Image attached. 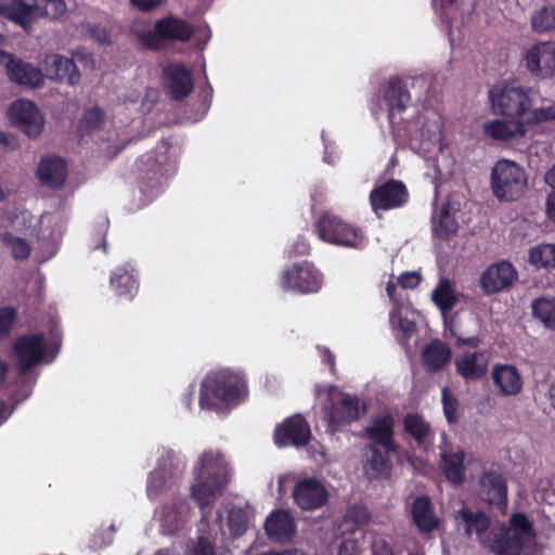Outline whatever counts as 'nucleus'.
I'll return each instance as SVG.
<instances>
[{"instance_id":"12","label":"nucleus","mask_w":555,"mask_h":555,"mask_svg":"<svg viewBox=\"0 0 555 555\" xmlns=\"http://www.w3.org/2000/svg\"><path fill=\"white\" fill-rule=\"evenodd\" d=\"M44 78L76 86L81 78L75 61L57 53L47 54L41 62Z\"/></svg>"},{"instance_id":"52","label":"nucleus","mask_w":555,"mask_h":555,"mask_svg":"<svg viewBox=\"0 0 555 555\" xmlns=\"http://www.w3.org/2000/svg\"><path fill=\"white\" fill-rule=\"evenodd\" d=\"M390 319L393 325H398L404 336L409 337L414 332L415 324L405 318H397L396 309L391 311Z\"/></svg>"},{"instance_id":"57","label":"nucleus","mask_w":555,"mask_h":555,"mask_svg":"<svg viewBox=\"0 0 555 555\" xmlns=\"http://www.w3.org/2000/svg\"><path fill=\"white\" fill-rule=\"evenodd\" d=\"M322 360L325 364L330 365L331 371H334V356L327 348H320Z\"/></svg>"},{"instance_id":"25","label":"nucleus","mask_w":555,"mask_h":555,"mask_svg":"<svg viewBox=\"0 0 555 555\" xmlns=\"http://www.w3.org/2000/svg\"><path fill=\"white\" fill-rule=\"evenodd\" d=\"M483 134L494 141L511 142L524 138L527 130L520 120H490L482 125Z\"/></svg>"},{"instance_id":"47","label":"nucleus","mask_w":555,"mask_h":555,"mask_svg":"<svg viewBox=\"0 0 555 555\" xmlns=\"http://www.w3.org/2000/svg\"><path fill=\"white\" fill-rule=\"evenodd\" d=\"M442 404H443V412L447 417V421L450 424L455 423L457 421L456 411H457V406H459V401L455 397H453L450 393V390L448 387L442 388Z\"/></svg>"},{"instance_id":"3","label":"nucleus","mask_w":555,"mask_h":555,"mask_svg":"<svg viewBox=\"0 0 555 555\" xmlns=\"http://www.w3.org/2000/svg\"><path fill=\"white\" fill-rule=\"evenodd\" d=\"M247 396L245 379L229 370L209 373L202 383L199 404L203 409L234 406Z\"/></svg>"},{"instance_id":"23","label":"nucleus","mask_w":555,"mask_h":555,"mask_svg":"<svg viewBox=\"0 0 555 555\" xmlns=\"http://www.w3.org/2000/svg\"><path fill=\"white\" fill-rule=\"evenodd\" d=\"M480 493L483 501L500 509L507 504V485L505 478L498 472H486L480 479Z\"/></svg>"},{"instance_id":"16","label":"nucleus","mask_w":555,"mask_h":555,"mask_svg":"<svg viewBox=\"0 0 555 555\" xmlns=\"http://www.w3.org/2000/svg\"><path fill=\"white\" fill-rule=\"evenodd\" d=\"M293 496L301 509L315 511L326 504L328 492L319 479L306 478L297 482Z\"/></svg>"},{"instance_id":"11","label":"nucleus","mask_w":555,"mask_h":555,"mask_svg":"<svg viewBox=\"0 0 555 555\" xmlns=\"http://www.w3.org/2000/svg\"><path fill=\"white\" fill-rule=\"evenodd\" d=\"M522 60L531 74L551 76L555 72V42H538L524 49Z\"/></svg>"},{"instance_id":"37","label":"nucleus","mask_w":555,"mask_h":555,"mask_svg":"<svg viewBox=\"0 0 555 555\" xmlns=\"http://www.w3.org/2000/svg\"><path fill=\"white\" fill-rule=\"evenodd\" d=\"M111 285L118 296H133L138 282L133 274L126 269H117L111 276Z\"/></svg>"},{"instance_id":"51","label":"nucleus","mask_w":555,"mask_h":555,"mask_svg":"<svg viewBox=\"0 0 555 555\" xmlns=\"http://www.w3.org/2000/svg\"><path fill=\"white\" fill-rule=\"evenodd\" d=\"M422 278L418 272L411 271V272H403L398 278V282L402 288H410L413 289L421 283Z\"/></svg>"},{"instance_id":"32","label":"nucleus","mask_w":555,"mask_h":555,"mask_svg":"<svg viewBox=\"0 0 555 555\" xmlns=\"http://www.w3.org/2000/svg\"><path fill=\"white\" fill-rule=\"evenodd\" d=\"M451 349L441 340H431L422 351V363L429 373L442 370L451 360Z\"/></svg>"},{"instance_id":"30","label":"nucleus","mask_w":555,"mask_h":555,"mask_svg":"<svg viewBox=\"0 0 555 555\" xmlns=\"http://www.w3.org/2000/svg\"><path fill=\"white\" fill-rule=\"evenodd\" d=\"M360 416L359 400L356 397L343 396L332 404L328 413V426L332 431L340 424L350 423Z\"/></svg>"},{"instance_id":"1","label":"nucleus","mask_w":555,"mask_h":555,"mask_svg":"<svg viewBox=\"0 0 555 555\" xmlns=\"http://www.w3.org/2000/svg\"><path fill=\"white\" fill-rule=\"evenodd\" d=\"M194 480L191 485V496L198 505L202 518L199 530L207 537H199L190 555H216L209 538L224 534L223 518L220 511L212 506L230 481L229 465L218 451L204 452L193 467Z\"/></svg>"},{"instance_id":"34","label":"nucleus","mask_w":555,"mask_h":555,"mask_svg":"<svg viewBox=\"0 0 555 555\" xmlns=\"http://www.w3.org/2000/svg\"><path fill=\"white\" fill-rule=\"evenodd\" d=\"M459 297L460 295L455 291L454 282L446 276L439 279L430 295L433 302L439 308L443 318L457 304Z\"/></svg>"},{"instance_id":"31","label":"nucleus","mask_w":555,"mask_h":555,"mask_svg":"<svg viewBox=\"0 0 555 555\" xmlns=\"http://www.w3.org/2000/svg\"><path fill=\"white\" fill-rule=\"evenodd\" d=\"M411 513L413 522L420 532L429 533L438 528L439 518L436 516L428 496H417L412 504Z\"/></svg>"},{"instance_id":"54","label":"nucleus","mask_w":555,"mask_h":555,"mask_svg":"<svg viewBox=\"0 0 555 555\" xmlns=\"http://www.w3.org/2000/svg\"><path fill=\"white\" fill-rule=\"evenodd\" d=\"M310 246L306 238L299 236L295 242L293 248L289 250V254L298 256V255H307L309 253Z\"/></svg>"},{"instance_id":"10","label":"nucleus","mask_w":555,"mask_h":555,"mask_svg":"<svg viewBox=\"0 0 555 555\" xmlns=\"http://www.w3.org/2000/svg\"><path fill=\"white\" fill-rule=\"evenodd\" d=\"M0 64L5 67L10 80L17 85L35 89L42 87L44 83L41 69L1 49Z\"/></svg>"},{"instance_id":"22","label":"nucleus","mask_w":555,"mask_h":555,"mask_svg":"<svg viewBox=\"0 0 555 555\" xmlns=\"http://www.w3.org/2000/svg\"><path fill=\"white\" fill-rule=\"evenodd\" d=\"M517 272L507 261L490 266L481 276V287L487 294L498 293L512 285Z\"/></svg>"},{"instance_id":"6","label":"nucleus","mask_w":555,"mask_h":555,"mask_svg":"<svg viewBox=\"0 0 555 555\" xmlns=\"http://www.w3.org/2000/svg\"><path fill=\"white\" fill-rule=\"evenodd\" d=\"M51 338L52 341L49 343L43 334H30L16 339L13 350L17 359L20 375H25L30 367L44 361L49 354L51 358L47 362H51L55 358L60 347V333L52 330Z\"/></svg>"},{"instance_id":"27","label":"nucleus","mask_w":555,"mask_h":555,"mask_svg":"<svg viewBox=\"0 0 555 555\" xmlns=\"http://www.w3.org/2000/svg\"><path fill=\"white\" fill-rule=\"evenodd\" d=\"M455 370L465 380H478L488 371V358L483 352H465L454 361Z\"/></svg>"},{"instance_id":"63","label":"nucleus","mask_w":555,"mask_h":555,"mask_svg":"<svg viewBox=\"0 0 555 555\" xmlns=\"http://www.w3.org/2000/svg\"><path fill=\"white\" fill-rule=\"evenodd\" d=\"M480 343V339L478 337H469L467 339H463L462 344L468 345L470 347H477Z\"/></svg>"},{"instance_id":"15","label":"nucleus","mask_w":555,"mask_h":555,"mask_svg":"<svg viewBox=\"0 0 555 555\" xmlns=\"http://www.w3.org/2000/svg\"><path fill=\"white\" fill-rule=\"evenodd\" d=\"M10 117L29 137H38L43 128V117L36 104L28 100H17L11 104Z\"/></svg>"},{"instance_id":"60","label":"nucleus","mask_w":555,"mask_h":555,"mask_svg":"<svg viewBox=\"0 0 555 555\" xmlns=\"http://www.w3.org/2000/svg\"><path fill=\"white\" fill-rule=\"evenodd\" d=\"M8 406L7 403L3 401H0V424L3 423L4 420L9 416Z\"/></svg>"},{"instance_id":"58","label":"nucleus","mask_w":555,"mask_h":555,"mask_svg":"<svg viewBox=\"0 0 555 555\" xmlns=\"http://www.w3.org/2000/svg\"><path fill=\"white\" fill-rule=\"evenodd\" d=\"M150 170L153 171L155 175L157 176H165L169 172V169L165 168L160 160H155V163L153 165L150 166Z\"/></svg>"},{"instance_id":"36","label":"nucleus","mask_w":555,"mask_h":555,"mask_svg":"<svg viewBox=\"0 0 555 555\" xmlns=\"http://www.w3.org/2000/svg\"><path fill=\"white\" fill-rule=\"evenodd\" d=\"M456 520L463 526L464 532L467 535L485 533L489 526V517L481 512H472L467 508H462L456 514Z\"/></svg>"},{"instance_id":"4","label":"nucleus","mask_w":555,"mask_h":555,"mask_svg":"<svg viewBox=\"0 0 555 555\" xmlns=\"http://www.w3.org/2000/svg\"><path fill=\"white\" fill-rule=\"evenodd\" d=\"M535 537L533 524L526 514L515 513L508 525L493 527L487 545L495 555H521L525 545Z\"/></svg>"},{"instance_id":"18","label":"nucleus","mask_w":555,"mask_h":555,"mask_svg":"<svg viewBox=\"0 0 555 555\" xmlns=\"http://www.w3.org/2000/svg\"><path fill=\"white\" fill-rule=\"evenodd\" d=\"M311 438L309 424L299 415L286 420L275 429L274 439L279 447L306 446Z\"/></svg>"},{"instance_id":"45","label":"nucleus","mask_w":555,"mask_h":555,"mask_svg":"<svg viewBox=\"0 0 555 555\" xmlns=\"http://www.w3.org/2000/svg\"><path fill=\"white\" fill-rule=\"evenodd\" d=\"M104 112L100 107H91L83 113L82 118L79 120L78 131L81 137L90 133L91 131L100 128L104 121Z\"/></svg>"},{"instance_id":"44","label":"nucleus","mask_w":555,"mask_h":555,"mask_svg":"<svg viewBox=\"0 0 555 555\" xmlns=\"http://www.w3.org/2000/svg\"><path fill=\"white\" fill-rule=\"evenodd\" d=\"M3 245L11 251L15 259H26L30 254V245L22 237H18L10 232L2 235Z\"/></svg>"},{"instance_id":"64","label":"nucleus","mask_w":555,"mask_h":555,"mask_svg":"<svg viewBox=\"0 0 555 555\" xmlns=\"http://www.w3.org/2000/svg\"><path fill=\"white\" fill-rule=\"evenodd\" d=\"M8 371V365L4 361L0 360V383L4 379Z\"/></svg>"},{"instance_id":"2","label":"nucleus","mask_w":555,"mask_h":555,"mask_svg":"<svg viewBox=\"0 0 555 555\" xmlns=\"http://www.w3.org/2000/svg\"><path fill=\"white\" fill-rule=\"evenodd\" d=\"M383 101L388 109V118L393 135L402 142H409L413 146H418L424 151L430 147L440 139V127L436 122H423L420 130L416 126L421 120L402 122V118L397 119V115L405 111L411 102V95L399 78H390L383 93Z\"/></svg>"},{"instance_id":"29","label":"nucleus","mask_w":555,"mask_h":555,"mask_svg":"<svg viewBox=\"0 0 555 555\" xmlns=\"http://www.w3.org/2000/svg\"><path fill=\"white\" fill-rule=\"evenodd\" d=\"M37 177L43 185L59 189L64 184L67 177V165L61 157L42 158L37 170Z\"/></svg>"},{"instance_id":"50","label":"nucleus","mask_w":555,"mask_h":555,"mask_svg":"<svg viewBox=\"0 0 555 555\" xmlns=\"http://www.w3.org/2000/svg\"><path fill=\"white\" fill-rule=\"evenodd\" d=\"M347 516L359 525L366 524L370 519L367 508L362 505L351 506L347 512Z\"/></svg>"},{"instance_id":"5","label":"nucleus","mask_w":555,"mask_h":555,"mask_svg":"<svg viewBox=\"0 0 555 555\" xmlns=\"http://www.w3.org/2000/svg\"><path fill=\"white\" fill-rule=\"evenodd\" d=\"M65 11L64 0H0V16L24 28L41 16L57 18Z\"/></svg>"},{"instance_id":"19","label":"nucleus","mask_w":555,"mask_h":555,"mask_svg":"<svg viewBox=\"0 0 555 555\" xmlns=\"http://www.w3.org/2000/svg\"><path fill=\"white\" fill-rule=\"evenodd\" d=\"M395 420L388 414H380L371 420L364 428L363 437L370 440L369 446H377L387 451H396L393 440Z\"/></svg>"},{"instance_id":"35","label":"nucleus","mask_w":555,"mask_h":555,"mask_svg":"<svg viewBox=\"0 0 555 555\" xmlns=\"http://www.w3.org/2000/svg\"><path fill=\"white\" fill-rule=\"evenodd\" d=\"M156 30L164 39L188 41L194 34L193 27L181 18L166 17L156 22Z\"/></svg>"},{"instance_id":"21","label":"nucleus","mask_w":555,"mask_h":555,"mask_svg":"<svg viewBox=\"0 0 555 555\" xmlns=\"http://www.w3.org/2000/svg\"><path fill=\"white\" fill-rule=\"evenodd\" d=\"M491 378L496 389V393L501 397L516 396L522 389L524 383L521 375L514 364H493Z\"/></svg>"},{"instance_id":"43","label":"nucleus","mask_w":555,"mask_h":555,"mask_svg":"<svg viewBox=\"0 0 555 555\" xmlns=\"http://www.w3.org/2000/svg\"><path fill=\"white\" fill-rule=\"evenodd\" d=\"M529 260L539 268H555V244H542L531 248Z\"/></svg>"},{"instance_id":"14","label":"nucleus","mask_w":555,"mask_h":555,"mask_svg":"<svg viewBox=\"0 0 555 555\" xmlns=\"http://www.w3.org/2000/svg\"><path fill=\"white\" fill-rule=\"evenodd\" d=\"M409 197L405 185L398 180H390L373 189L370 194L372 209L389 210L403 206Z\"/></svg>"},{"instance_id":"48","label":"nucleus","mask_w":555,"mask_h":555,"mask_svg":"<svg viewBox=\"0 0 555 555\" xmlns=\"http://www.w3.org/2000/svg\"><path fill=\"white\" fill-rule=\"evenodd\" d=\"M137 36L142 46L147 49H159L163 46L164 37L156 30V25L154 29L140 31Z\"/></svg>"},{"instance_id":"38","label":"nucleus","mask_w":555,"mask_h":555,"mask_svg":"<svg viewBox=\"0 0 555 555\" xmlns=\"http://www.w3.org/2000/svg\"><path fill=\"white\" fill-rule=\"evenodd\" d=\"M531 28L543 34L555 30V5H545L531 14Z\"/></svg>"},{"instance_id":"33","label":"nucleus","mask_w":555,"mask_h":555,"mask_svg":"<svg viewBox=\"0 0 555 555\" xmlns=\"http://www.w3.org/2000/svg\"><path fill=\"white\" fill-rule=\"evenodd\" d=\"M366 451V461L363 467L369 478L387 477L391 470L389 454L395 451L386 452L377 446H367Z\"/></svg>"},{"instance_id":"56","label":"nucleus","mask_w":555,"mask_h":555,"mask_svg":"<svg viewBox=\"0 0 555 555\" xmlns=\"http://www.w3.org/2000/svg\"><path fill=\"white\" fill-rule=\"evenodd\" d=\"M546 214L548 218L555 221V193H552L546 198Z\"/></svg>"},{"instance_id":"42","label":"nucleus","mask_w":555,"mask_h":555,"mask_svg":"<svg viewBox=\"0 0 555 555\" xmlns=\"http://www.w3.org/2000/svg\"><path fill=\"white\" fill-rule=\"evenodd\" d=\"M248 520L247 508L233 506L228 509V528L232 537L243 535L247 530Z\"/></svg>"},{"instance_id":"13","label":"nucleus","mask_w":555,"mask_h":555,"mask_svg":"<svg viewBox=\"0 0 555 555\" xmlns=\"http://www.w3.org/2000/svg\"><path fill=\"white\" fill-rule=\"evenodd\" d=\"M321 273L309 262L296 264L283 275L282 287L300 293H315L321 288Z\"/></svg>"},{"instance_id":"55","label":"nucleus","mask_w":555,"mask_h":555,"mask_svg":"<svg viewBox=\"0 0 555 555\" xmlns=\"http://www.w3.org/2000/svg\"><path fill=\"white\" fill-rule=\"evenodd\" d=\"M163 0H130L131 4L141 11H151L158 7Z\"/></svg>"},{"instance_id":"28","label":"nucleus","mask_w":555,"mask_h":555,"mask_svg":"<svg viewBox=\"0 0 555 555\" xmlns=\"http://www.w3.org/2000/svg\"><path fill=\"white\" fill-rule=\"evenodd\" d=\"M440 457V466L447 480L453 485H462L466 477L465 452L461 448H442Z\"/></svg>"},{"instance_id":"40","label":"nucleus","mask_w":555,"mask_h":555,"mask_svg":"<svg viewBox=\"0 0 555 555\" xmlns=\"http://www.w3.org/2000/svg\"><path fill=\"white\" fill-rule=\"evenodd\" d=\"M532 313L546 327L555 331V298L535 299L532 304Z\"/></svg>"},{"instance_id":"46","label":"nucleus","mask_w":555,"mask_h":555,"mask_svg":"<svg viewBox=\"0 0 555 555\" xmlns=\"http://www.w3.org/2000/svg\"><path fill=\"white\" fill-rule=\"evenodd\" d=\"M555 120V101L542 99L540 106L531 109L526 118L528 124Z\"/></svg>"},{"instance_id":"9","label":"nucleus","mask_w":555,"mask_h":555,"mask_svg":"<svg viewBox=\"0 0 555 555\" xmlns=\"http://www.w3.org/2000/svg\"><path fill=\"white\" fill-rule=\"evenodd\" d=\"M315 232L322 241L338 246L360 248L364 242V235L360 229L328 212L318 219Z\"/></svg>"},{"instance_id":"8","label":"nucleus","mask_w":555,"mask_h":555,"mask_svg":"<svg viewBox=\"0 0 555 555\" xmlns=\"http://www.w3.org/2000/svg\"><path fill=\"white\" fill-rule=\"evenodd\" d=\"M532 90L513 83L499 82L489 90V100L495 114L506 117H528Z\"/></svg>"},{"instance_id":"59","label":"nucleus","mask_w":555,"mask_h":555,"mask_svg":"<svg viewBox=\"0 0 555 555\" xmlns=\"http://www.w3.org/2000/svg\"><path fill=\"white\" fill-rule=\"evenodd\" d=\"M545 183L555 189V165L545 173Z\"/></svg>"},{"instance_id":"39","label":"nucleus","mask_w":555,"mask_h":555,"mask_svg":"<svg viewBox=\"0 0 555 555\" xmlns=\"http://www.w3.org/2000/svg\"><path fill=\"white\" fill-rule=\"evenodd\" d=\"M404 430L420 444L426 442L431 436L429 424L418 414H409L404 418Z\"/></svg>"},{"instance_id":"17","label":"nucleus","mask_w":555,"mask_h":555,"mask_svg":"<svg viewBox=\"0 0 555 555\" xmlns=\"http://www.w3.org/2000/svg\"><path fill=\"white\" fill-rule=\"evenodd\" d=\"M175 453L168 451L164 463H159L158 467L152 472L147 479V495L155 499L165 490H171L175 486L176 477L181 473L179 464H173Z\"/></svg>"},{"instance_id":"61","label":"nucleus","mask_w":555,"mask_h":555,"mask_svg":"<svg viewBox=\"0 0 555 555\" xmlns=\"http://www.w3.org/2000/svg\"><path fill=\"white\" fill-rule=\"evenodd\" d=\"M107 223L108 221L107 220H104L102 223H101V229L104 231L101 235V243H102V246L104 248V250L106 251V230H107Z\"/></svg>"},{"instance_id":"53","label":"nucleus","mask_w":555,"mask_h":555,"mask_svg":"<svg viewBox=\"0 0 555 555\" xmlns=\"http://www.w3.org/2000/svg\"><path fill=\"white\" fill-rule=\"evenodd\" d=\"M456 2L457 0H431L435 12L440 16L441 21L447 24L449 23V16L446 11L455 5Z\"/></svg>"},{"instance_id":"7","label":"nucleus","mask_w":555,"mask_h":555,"mask_svg":"<svg viewBox=\"0 0 555 555\" xmlns=\"http://www.w3.org/2000/svg\"><path fill=\"white\" fill-rule=\"evenodd\" d=\"M527 184L526 171L514 160L499 159L491 170V190L499 201L518 199L525 193Z\"/></svg>"},{"instance_id":"41","label":"nucleus","mask_w":555,"mask_h":555,"mask_svg":"<svg viewBox=\"0 0 555 555\" xmlns=\"http://www.w3.org/2000/svg\"><path fill=\"white\" fill-rule=\"evenodd\" d=\"M433 231L437 236H449L450 234L455 233L457 229V223L455 219L451 216L449 208L447 205H443L439 211V214L435 212L433 215Z\"/></svg>"},{"instance_id":"26","label":"nucleus","mask_w":555,"mask_h":555,"mask_svg":"<svg viewBox=\"0 0 555 555\" xmlns=\"http://www.w3.org/2000/svg\"><path fill=\"white\" fill-rule=\"evenodd\" d=\"M189 504L182 499H175L171 504H166L159 512L160 529L164 534H172L186 521L190 514Z\"/></svg>"},{"instance_id":"49","label":"nucleus","mask_w":555,"mask_h":555,"mask_svg":"<svg viewBox=\"0 0 555 555\" xmlns=\"http://www.w3.org/2000/svg\"><path fill=\"white\" fill-rule=\"evenodd\" d=\"M15 314V310L12 308H0V337L10 333Z\"/></svg>"},{"instance_id":"20","label":"nucleus","mask_w":555,"mask_h":555,"mask_svg":"<svg viewBox=\"0 0 555 555\" xmlns=\"http://www.w3.org/2000/svg\"><path fill=\"white\" fill-rule=\"evenodd\" d=\"M163 80L170 98L183 100L193 91L191 73L182 64H169L163 70Z\"/></svg>"},{"instance_id":"24","label":"nucleus","mask_w":555,"mask_h":555,"mask_svg":"<svg viewBox=\"0 0 555 555\" xmlns=\"http://www.w3.org/2000/svg\"><path fill=\"white\" fill-rule=\"evenodd\" d=\"M264 529L270 539L284 543L295 535L296 525L288 512L276 509L267 517Z\"/></svg>"},{"instance_id":"62","label":"nucleus","mask_w":555,"mask_h":555,"mask_svg":"<svg viewBox=\"0 0 555 555\" xmlns=\"http://www.w3.org/2000/svg\"><path fill=\"white\" fill-rule=\"evenodd\" d=\"M397 291V285L392 283L391 281L387 283L386 285V293L391 298L395 299V293Z\"/></svg>"}]
</instances>
